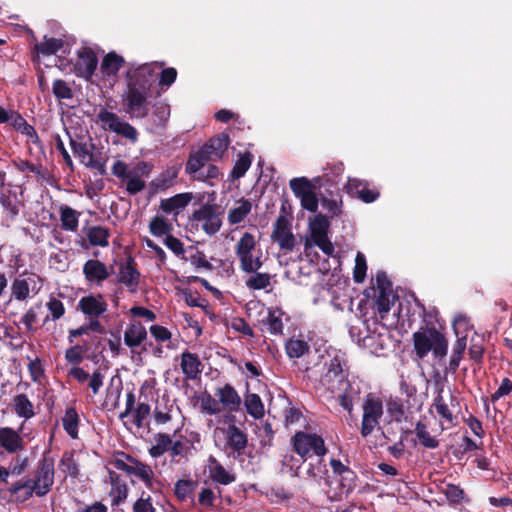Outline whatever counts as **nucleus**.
I'll return each mask as SVG.
<instances>
[{
	"label": "nucleus",
	"mask_w": 512,
	"mask_h": 512,
	"mask_svg": "<svg viewBox=\"0 0 512 512\" xmlns=\"http://www.w3.org/2000/svg\"><path fill=\"white\" fill-rule=\"evenodd\" d=\"M150 405L147 403H139L138 406L133 410L134 411V423L137 428H142L144 424V420L150 414Z\"/></svg>",
	"instance_id": "nucleus-60"
},
{
	"label": "nucleus",
	"mask_w": 512,
	"mask_h": 512,
	"mask_svg": "<svg viewBox=\"0 0 512 512\" xmlns=\"http://www.w3.org/2000/svg\"><path fill=\"white\" fill-rule=\"evenodd\" d=\"M15 412L18 416L24 418H31L34 415L33 405L24 394H19L14 397Z\"/></svg>",
	"instance_id": "nucleus-46"
},
{
	"label": "nucleus",
	"mask_w": 512,
	"mask_h": 512,
	"mask_svg": "<svg viewBox=\"0 0 512 512\" xmlns=\"http://www.w3.org/2000/svg\"><path fill=\"white\" fill-rule=\"evenodd\" d=\"M13 166L20 172H30L35 174L37 177H43L41 168L42 165H36L26 159L17 158L12 161Z\"/></svg>",
	"instance_id": "nucleus-55"
},
{
	"label": "nucleus",
	"mask_w": 512,
	"mask_h": 512,
	"mask_svg": "<svg viewBox=\"0 0 512 512\" xmlns=\"http://www.w3.org/2000/svg\"><path fill=\"white\" fill-rule=\"evenodd\" d=\"M29 481L31 487L27 496H32L34 493L39 497L46 495L54 483V460L44 457L38 463L34 476Z\"/></svg>",
	"instance_id": "nucleus-5"
},
{
	"label": "nucleus",
	"mask_w": 512,
	"mask_h": 512,
	"mask_svg": "<svg viewBox=\"0 0 512 512\" xmlns=\"http://www.w3.org/2000/svg\"><path fill=\"white\" fill-rule=\"evenodd\" d=\"M192 221L202 223V229L207 235H215L222 226L219 206L209 203L202 205L193 212Z\"/></svg>",
	"instance_id": "nucleus-8"
},
{
	"label": "nucleus",
	"mask_w": 512,
	"mask_h": 512,
	"mask_svg": "<svg viewBox=\"0 0 512 512\" xmlns=\"http://www.w3.org/2000/svg\"><path fill=\"white\" fill-rule=\"evenodd\" d=\"M165 246L176 256L185 259V249L183 243L175 236L168 234L164 239Z\"/></svg>",
	"instance_id": "nucleus-58"
},
{
	"label": "nucleus",
	"mask_w": 512,
	"mask_h": 512,
	"mask_svg": "<svg viewBox=\"0 0 512 512\" xmlns=\"http://www.w3.org/2000/svg\"><path fill=\"white\" fill-rule=\"evenodd\" d=\"M289 186L297 198H301L312 189H315V186L306 177H296L291 179Z\"/></svg>",
	"instance_id": "nucleus-47"
},
{
	"label": "nucleus",
	"mask_w": 512,
	"mask_h": 512,
	"mask_svg": "<svg viewBox=\"0 0 512 512\" xmlns=\"http://www.w3.org/2000/svg\"><path fill=\"white\" fill-rule=\"evenodd\" d=\"M58 466L60 471L64 473L65 476H70L71 478L75 479L79 475L78 463L71 453H64Z\"/></svg>",
	"instance_id": "nucleus-43"
},
{
	"label": "nucleus",
	"mask_w": 512,
	"mask_h": 512,
	"mask_svg": "<svg viewBox=\"0 0 512 512\" xmlns=\"http://www.w3.org/2000/svg\"><path fill=\"white\" fill-rule=\"evenodd\" d=\"M146 329L141 322L132 323L124 333V342L129 347H136L146 338Z\"/></svg>",
	"instance_id": "nucleus-33"
},
{
	"label": "nucleus",
	"mask_w": 512,
	"mask_h": 512,
	"mask_svg": "<svg viewBox=\"0 0 512 512\" xmlns=\"http://www.w3.org/2000/svg\"><path fill=\"white\" fill-rule=\"evenodd\" d=\"M230 145L229 135L219 133L210 138L199 150L209 161L221 160Z\"/></svg>",
	"instance_id": "nucleus-16"
},
{
	"label": "nucleus",
	"mask_w": 512,
	"mask_h": 512,
	"mask_svg": "<svg viewBox=\"0 0 512 512\" xmlns=\"http://www.w3.org/2000/svg\"><path fill=\"white\" fill-rule=\"evenodd\" d=\"M367 273V261L362 252H357L355 257V266L353 268V280L355 283L364 282Z\"/></svg>",
	"instance_id": "nucleus-49"
},
{
	"label": "nucleus",
	"mask_w": 512,
	"mask_h": 512,
	"mask_svg": "<svg viewBox=\"0 0 512 512\" xmlns=\"http://www.w3.org/2000/svg\"><path fill=\"white\" fill-rule=\"evenodd\" d=\"M85 234L91 246L107 247L109 245L110 230L104 226H91Z\"/></svg>",
	"instance_id": "nucleus-30"
},
{
	"label": "nucleus",
	"mask_w": 512,
	"mask_h": 512,
	"mask_svg": "<svg viewBox=\"0 0 512 512\" xmlns=\"http://www.w3.org/2000/svg\"><path fill=\"white\" fill-rule=\"evenodd\" d=\"M78 61L75 64V74L87 81L93 77L97 66L98 58L95 51L90 47H83L77 52Z\"/></svg>",
	"instance_id": "nucleus-13"
},
{
	"label": "nucleus",
	"mask_w": 512,
	"mask_h": 512,
	"mask_svg": "<svg viewBox=\"0 0 512 512\" xmlns=\"http://www.w3.org/2000/svg\"><path fill=\"white\" fill-rule=\"evenodd\" d=\"M189 447L181 441H172L171 448H169L172 461L179 462L180 458L186 457Z\"/></svg>",
	"instance_id": "nucleus-62"
},
{
	"label": "nucleus",
	"mask_w": 512,
	"mask_h": 512,
	"mask_svg": "<svg viewBox=\"0 0 512 512\" xmlns=\"http://www.w3.org/2000/svg\"><path fill=\"white\" fill-rule=\"evenodd\" d=\"M59 212L62 229L75 232L78 229L80 213L67 205H62Z\"/></svg>",
	"instance_id": "nucleus-32"
},
{
	"label": "nucleus",
	"mask_w": 512,
	"mask_h": 512,
	"mask_svg": "<svg viewBox=\"0 0 512 512\" xmlns=\"http://www.w3.org/2000/svg\"><path fill=\"white\" fill-rule=\"evenodd\" d=\"M209 160L198 149L190 153L185 166V172L189 175H197Z\"/></svg>",
	"instance_id": "nucleus-39"
},
{
	"label": "nucleus",
	"mask_w": 512,
	"mask_h": 512,
	"mask_svg": "<svg viewBox=\"0 0 512 512\" xmlns=\"http://www.w3.org/2000/svg\"><path fill=\"white\" fill-rule=\"evenodd\" d=\"M174 408V403L167 396L157 400L153 412L156 423L162 425L170 422Z\"/></svg>",
	"instance_id": "nucleus-29"
},
{
	"label": "nucleus",
	"mask_w": 512,
	"mask_h": 512,
	"mask_svg": "<svg viewBox=\"0 0 512 512\" xmlns=\"http://www.w3.org/2000/svg\"><path fill=\"white\" fill-rule=\"evenodd\" d=\"M63 427L67 434L73 439L78 437L79 417L74 408H68L62 419Z\"/></svg>",
	"instance_id": "nucleus-42"
},
{
	"label": "nucleus",
	"mask_w": 512,
	"mask_h": 512,
	"mask_svg": "<svg viewBox=\"0 0 512 512\" xmlns=\"http://www.w3.org/2000/svg\"><path fill=\"white\" fill-rule=\"evenodd\" d=\"M37 280H40L39 276L23 272L11 284V297L18 301H24L29 297L30 292L38 293L40 287L36 288Z\"/></svg>",
	"instance_id": "nucleus-12"
},
{
	"label": "nucleus",
	"mask_w": 512,
	"mask_h": 512,
	"mask_svg": "<svg viewBox=\"0 0 512 512\" xmlns=\"http://www.w3.org/2000/svg\"><path fill=\"white\" fill-rule=\"evenodd\" d=\"M180 170L181 164H176L167 167L154 180L150 182L151 189L157 192L166 191L167 189L171 188L174 185V182L177 179Z\"/></svg>",
	"instance_id": "nucleus-21"
},
{
	"label": "nucleus",
	"mask_w": 512,
	"mask_h": 512,
	"mask_svg": "<svg viewBox=\"0 0 512 512\" xmlns=\"http://www.w3.org/2000/svg\"><path fill=\"white\" fill-rule=\"evenodd\" d=\"M292 442L294 451L301 457H305L311 451L319 457L324 456L327 452L323 438L317 434L300 431L294 435Z\"/></svg>",
	"instance_id": "nucleus-9"
},
{
	"label": "nucleus",
	"mask_w": 512,
	"mask_h": 512,
	"mask_svg": "<svg viewBox=\"0 0 512 512\" xmlns=\"http://www.w3.org/2000/svg\"><path fill=\"white\" fill-rule=\"evenodd\" d=\"M0 204L6 212L8 219L11 221H14L19 215L20 208L22 206V203L18 200L17 195H12L11 191H8V193L2 192L0 194Z\"/></svg>",
	"instance_id": "nucleus-31"
},
{
	"label": "nucleus",
	"mask_w": 512,
	"mask_h": 512,
	"mask_svg": "<svg viewBox=\"0 0 512 512\" xmlns=\"http://www.w3.org/2000/svg\"><path fill=\"white\" fill-rule=\"evenodd\" d=\"M271 240L279 245L280 250L291 252L295 248L296 238L292 233L290 220L280 214L273 224Z\"/></svg>",
	"instance_id": "nucleus-11"
},
{
	"label": "nucleus",
	"mask_w": 512,
	"mask_h": 512,
	"mask_svg": "<svg viewBox=\"0 0 512 512\" xmlns=\"http://www.w3.org/2000/svg\"><path fill=\"white\" fill-rule=\"evenodd\" d=\"M227 445L235 452L241 453L248 444L247 435L235 425H229L226 430Z\"/></svg>",
	"instance_id": "nucleus-28"
},
{
	"label": "nucleus",
	"mask_w": 512,
	"mask_h": 512,
	"mask_svg": "<svg viewBox=\"0 0 512 512\" xmlns=\"http://www.w3.org/2000/svg\"><path fill=\"white\" fill-rule=\"evenodd\" d=\"M97 121L102 124L106 131L113 132L132 144L138 141L139 133L130 123L122 120L116 113L101 108L97 114Z\"/></svg>",
	"instance_id": "nucleus-4"
},
{
	"label": "nucleus",
	"mask_w": 512,
	"mask_h": 512,
	"mask_svg": "<svg viewBox=\"0 0 512 512\" xmlns=\"http://www.w3.org/2000/svg\"><path fill=\"white\" fill-rule=\"evenodd\" d=\"M309 350L307 342L299 339H290L286 343V351L290 358H299Z\"/></svg>",
	"instance_id": "nucleus-53"
},
{
	"label": "nucleus",
	"mask_w": 512,
	"mask_h": 512,
	"mask_svg": "<svg viewBox=\"0 0 512 512\" xmlns=\"http://www.w3.org/2000/svg\"><path fill=\"white\" fill-rule=\"evenodd\" d=\"M141 274L137 269V264L132 256H129L125 263L119 267L117 280L125 285L130 291H135L139 285Z\"/></svg>",
	"instance_id": "nucleus-17"
},
{
	"label": "nucleus",
	"mask_w": 512,
	"mask_h": 512,
	"mask_svg": "<svg viewBox=\"0 0 512 512\" xmlns=\"http://www.w3.org/2000/svg\"><path fill=\"white\" fill-rule=\"evenodd\" d=\"M193 482L191 480H179L175 484V495L180 500H185L187 496L192 492Z\"/></svg>",
	"instance_id": "nucleus-64"
},
{
	"label": "nucleus",
	"mask_w": 512,
	"mask_h": 512,
	"mask_svg": "<svg viewBox=\"0 0 512 512\" xmlns=\"http://www.w3.org/2000/svg\"><path fill=\"white\" fill-rule=\"evenodd\" d=\"M208 462L209 476L214 482L228 485L236 480L235 475L227 471L215 457L210 456Z\"/></svg>",
	"instance_id": "nucleus-25"
},
{
	"label": "nucleus",
	"mask_w": 512,
	"mask_h": 512,
	"mask_svg": "<svg viewBox=\"0 0 512 512\" xmlns=\"http://www.w3.org/2000/svg\"><path fill=\"white\" fill-rule=\"evenodd\" d=\"M63 44L62 39L45 37L42 43L35 45V50L42 55H54L63 47Z\"/></svg>",
	"instance_id": "nucleus-44"
},
{
	"label": "nucleus",
	"mask_w": 512,
	"mask_h": 512,
	"mask_svg": "<svg viewBox=\"0 0 512 512\" xmlns=\"http://www.w3.org/2000/svg\"><path fill=\"white\" fill-rule=\"evenodd\" d=\"M83 274L90 283L100 284L109 277L106 265L97 259H89L83 265Z\"/></svg>",
	"instance_id": "nucleus-20"
},
{
	"label": "nucleus",
	"mask_w": 512,
	"mask_h": 512,
	"mask_svg": "<svg viewBox=\"0 0 512 512\" xmlns=\"http://www.w3.org/2000/svg\"><path fill=\"white\" fill-rule=\"evenodd\" d=\"M240 269L245 273H254L262 267L260 257H255L253 253L238 257Z\"/></svg>",
	"instance_id": "nucleus-52"
},
{
	"label": "nucleus",
	"mask_w": 512,
	"mask_h": 512,
	"mask_svg": "<svg viewBox=\"0 0 512 512\" xmlns=\"http://www.w3.org/2000/svg\"><path fill=\"white\" fill-rule=\"evenodd\" d=\"M252 163V154L245 152L239 156L236 160L233 169L231 171V177L233 179H239L245 175Z\"/></svg>",
	"instance_id": "nucleus-45"
},
{
	"label": "nucleus",
	"mask_w": 512,
	"mask_h": 512,
	"mask_svg": "<svg viewBox=\"0 0 512 512\" xmlns=\"http://www.w3.org/2000/svg\"><path fill=\"white\" fill-rule=\"evenodd\" d=\"M347 190L351 195L356 196L364 203H372L380 196V192L375 188H370L367 181L356 178L349 179Z\"/></svg>",
	"instance_id": "nucleus-18"
},
{
	"label": "nucleus",
	"mask_w": 512,
	"mask_h": 512,
	"mask_svg": "<svg viewBox=\"0 0 512 512\" xmlns=\"http://www.w3.org/2000/svg\"><path fill=\"white\" fill-rule=\"evenodd\" d=\"M257 245L255 236L250 232H245L235 245V254L237 257L253 253Z\"/></svg>",
	"instance_id": "nucleus-40"
},
{
	"label": "nucleus",
	"mask_w": 512,
	"mask_h": 512,
	"mask_svg": "<svg viewBox=\"0 0 512 512\" xmlns=\"http://www.w3.org/2000/svg\"><path fill=\"white\" fill-rule=\"evenodd\" d=\"M252 205L248 199L242 198L239 201V206L232 208L228 213V222L231 225L242 222L246 216L251 212Z\"/></svg>",
	"instance_id": "nucleus-37"
},
{
	"label": "nucleus",
	"mask_w": 512,
	"mask_h": 512,
	"mask_svg": "<svg viewBox=\"0 0 512 512\" xmlns=\"http://www.w3.org/2000/svg\"><path fill=\"white\" fill-rule=\"evenodd\" d=\"M124 64V57L117 54L115 51H111L103 57L100 64V71L103 76L107 78L116 77Z\"/></svg>",
	"instance_id": "nucleus-24"
},
{
	"label": "nucleus",
	"mask_w": 512,
	"mask_h": 512,
	"mask_svg": "<svg viewBox=\"0 0 512 512\" xmlns=\"http://www.w3.org/2000/svg\"><path fill=\"white\" fill-rule=\"evenodd\" d=\"M386 331V327L382 322H356L349 329L352 338L358 342L368 345L367 341L374 338L375 335L382 336Z\"/></svg>",
	"instance_id": "nucleus-15"
},
{
	"label": "nucleus",
	"mask_w": 512,
	"mask_h": 512,
	"mask_svg": "<svg viewBox=\"0 0 512 512\" xmlns=\"http://www.w3.org/2000/svg\"><path fill=\"white\" fill-rule=\"evenodd\" d=\"M0 445L9 453L23 449L21 436L17 431L8 427L0 428Z\"/></svg>",
	"instance_id": "nucleus-26"
},
{
	"label": "nucleus",
	"mask_w": 512,
	"mask_h": 512,
	"mask_svg": "<svg viewBox=\"0 0 512 512\" xmlns=\"http://www.w3.org/2000/svg\"><path fill=\"white\" fill-rule=\"evenodd\" d=\"M244 404L247 413L255 419H260L264 416V405L259 395L250 393L245 396Z\"/></svg>",
	"instance_id": "nucleus-38"
},
{
	"label": "nucleus",
	"mask_w": 512,
	"mask_h": 512,
	"mask_svg": "<svg viewBox=\"0 0 512 512\" xmlns=\"http://www.w3.org/2000/svg\"><path fill=\"white\" fill-rule=\"evenodd\" d=\"M216 396L219 398V402L223 404L230 411H237L241 405V398L237 391L229 384H226L222 388H218Z\"/></svg>",
	"instance_id": "nucleus-27"
},
{
	"label": "nucleus",
	"mask_w": 512,
	"mask_h": 512,
	"mask_svg": "<svg viewBox=\"0 0 512 512\" xmlns=\"http://www.w3.org/2000/svg\"><path fill=\"white\" fill-rule=\"evenodd\" d=\"M79 309L90 318H98L107 310V303L102 295L84 296L79 300Z\"/></svg>",
	"instance_id": "nucleus-19"
},
{
	"label": "nucleus",
	"mask_w": 512,
	"mask_h": 512,
	"mask_svg": "<svg viewBox=\"0 0 512 512\" xmlns=\"http://www.w3.org/2000/svg\"><path fill=\"white\" fill-rule=\"evenodd\" d=\"M201 409L210 415H216L221 412L219 402L211 395H207L201 399Z\"/></svg>",
	"instance_id": "nucleus-61"
},
{
	"label": "nucleus",
	"mask_w": 512,
	"mask_h": 512,
	"mask_svg": "<svg viewBox=\"0 0 512 512\" xmlns=\"http://www.w3.org/2000/svg\"><path fill=\"white\" fill-rule=\"evenodd\" d=\"M53 94L59 100L61 99H71L73 97V91L69 87V85L62 79H56L53 82Z\"/></svg>",
	"instance_id": "nucleus-57"
},
{
	"label": "nucleus",
	"mask_w": 512,
	"mask_h": 512,
	"mask_svg": "<svg viewBox=\"0 0 512 512\" xmlns=\"http://www.w3.org/2000/svg\"><path fill=\"white\" fill-rule=\"evenodd\" d=\"M414 350L418 358L423 359L432 351L436 358L446 356L448 343L444 335L435 328L421 327L413 334Z\"/></svg>",
	"instance_id": "nucleus-3"
},
{
	"label": "nucleus",
	"mask_w": 512,
	"mask_h": 512,
	"mask_svg": "<svg viewBox=\"0 0 512 512\" xmlns=\"http://www.w3.org/2000/svg\"><path fill=\"white\" fill-rule=\"evenodd\" d=\"M189 257L184 260L189 261L196 271H212L213 265L208 261L205 253L194 246L188 248Z\"/></svg>",
	"instance_id": "nucleus-35"
},
{
	"label": "nucleus",
	"mask_w": 512,
	"mask_h": 512,
	"mask_svg": "<svg viewBox=\"0 0 512 512\" xmlns=\"http://www.w3.org/2000/svg\"><path fill=\"white\" fill-rule=\"evenodd\" d=\"M342 390L343 393L339 395L340 405L350 413L353 409L354 400L358 397V393L351 387L349 383L348 386H344Z\"/></svg>",
	"instance_id": "nucleus-56"
},
{
	"label": "nucleus",
	"mask_w": 512,
	"mask_h": 512,
	"mask_svg": "<svg viewBox=\"0 0 512 512\" xmlns=\"http://www.w3.org/2000/svg\"><path fill=\"white\" fill-rule=\"evenodd\" d=\"M367 299L372 298V308L383 319L386 317L391 307L398 302V310L394 312L397 320H415L414 313L410 314L407 307L406 312L403 313V303L400 301L399 296L393 292L392 282L388 278L385 271H378L375 276V284L368 287L364 291Z\"/></svg>",
	"instance_id": "nucleus-2"
},
{
	"label": "nucleus",
	"mask_w": 512,
	"mask_h": 512,
	"mask_svg": "<svg viewBox=\"0 0 512 512\" xmlns=\"http://www.w3.org/2000/svg\"><path fill=\"white\" fill-rule=\"evenodd\" d=\"M172 224L165 219L163 216H155L151 219L149 223L150 233L156 237H161L163 235H168L172 231Z\"/></svg>",
	"instance_id": "nucleus-41"
},
{
	"label": "nucleus",
	"mask_w": 512,
	"mask_h": 512,
	"mask_svg": "<svg viewBox=\"0 0 512 512\" xmlns=\"http://www.w3.org/2000/svg\"><path fill=\"white\" fill-rule=\"evenodd\" d=\"M109 481L112 484L111 496L113 497V504L118 505L127 498L128 489L126 484L118 481L119 476L113 471H109Z\"/></svg>",
	"instance_id": "nucleus-36"
},
{
	"label": "nucleus",
	"mask_w": 512,
	"mask_h": 512,
	"mask_svg": "<svg viewBox=\"0 0 512 512\" xmlns=\"http://www.w3.org/2000/svg\"><path fill=\"white\" fill-rule=\"evenodd\" d=\"M415 433H416V436L418 437L420 443L423 446H425L426 448L433 449L438 446V441L433 436H431L429 434L426 426L423 423L418 422L416 424Z\"/></svg>",
	"instance_id": "nucleus-54"
},
{
	"label": "nucleus",
	"mask_w": 512,
	"mask_h": 512,
	"mask_svg": "<svg viewBox=\"0 0 512 512\" xmlns=\"http://www.w3.org/2000/svg\"><path fill=\"white\" fill-rule=\"evenodd\" d=\"M344 354L337 352L329 361H325L326 372L321 377V383L331 392L342 391L348 386L346 374L342 368Z\"/></svg>",
	"instance_id": "nucleus-6"
},
{
	"label": "nucleus",
	"mask_w": 512,
	"mask_h": 512,
	"mask_svg": "<svg viewBox=\"0 0 512 512\" xmlns=\"http://www.w3.org/2000/svg\"><path fill=\"white\" fill-rule=\"evenodd\" d=\"M271 284V276L268 273H258L257 271L247 279L246 286L252 290L265 289Z\"/></svg>",
	"instance_id": "nucleus-51"
},
{
	"label": "nucleus",
	"mask_w": 512,
	"mask_h": 512,
	"mask_svg": "<svg viewBox=\"0 0 512 512\" xmlns=\"http://www.w3.org/2000/svg\"><path fill=\"white\" fill-rule=\"evenodd\" d=\"M157 63L130 64L125 72L126 91L123 98L125 112L130 118L143 119L149 114L148 99L158 76Z\"/></svg>",
	"instance_id": "nucleus-1"
},
{
	"label": "nucleus",
	"mask_w": 512,
	"mask_h": 512,
	"mask_svg": "<svg viewBox=\"0 0 512 512\" xmlns=\"http://www.w3.org/2000/svg\"><path fill=\"white\" fill-rule=\"evenodd\" d=\"M193 199L191 192L179 193L170 198L162 199L160 201V209L166 213L175 215L179 214Z\"/></svg>",
	"instance_id": "nucleus-22"
},
{
	"label": "nucleus",
	"mask_w": 512,
	"mask_h": 512,
	"mask_svg": "<svg viewBox=\"0 0 512 512\" xmlns=\"http://www.w3.org/2000/svg\"><path fill=\"white\" fill-rule=\"evenodd\" d=\"M180 367L187 379L195 380L202 372L203 365L197 354L186 350L181 354Z\"/></svg>",
	"instance_id": "nucleus-23"
},
{
	"label": "nucleus",
	"mask_w": 512,
	"mask_h": 512,
	"mask_svg": "<svg viewBox=\"0 0 512 512\" xmlns=\"http://www.w3.org/2000/svg\"><path fill=\"white\" fill-rule=\"evenodd\" d=\"M301 201V206L310 211V212H316L318 209V198L315 193V189H312L307 194L303 195L301 198H299Z\"/></svg>",
	"instance_id": "nucleus-63"
},
{
	"label": "nucleus",
	"mask_w": 512,
	"mask_h": 512,
	"mask_svg": "<svg viewBox=\"0 0 512 512\" xmlns=\"http://www.w3.org/2000/svg\"><path fill=\"white\" fill-rule=\"evenodd\" d=\"M383 415V405L380 399L368 395L363 404V416L361 423V435L369 436L379 425V420Z\"/></svg>",
	"instance_id": "nucleus-10"
},
{
	"label": "nucleus",
	"mask_w": 512,
	"mask_h": 512,
	"mask_svg": "<svg viewBox=\"0 0 512 512\" xmlns=\"http://www.w3.org/2000/svg\"><path fill=\"white\" fill-rule=\"evenodd\" d=\"M183 296L185 302L191 307L205 308L208 305L207 300L202 298L197 291L186 290Z\"/></svg>",
	"instance_id": "nucleus-59"
},
{
	"label": "nucleus",
	"mask_w": 512,
	"mask_h": 512,
	"mask_svg": "<svg viewBox=\"0 0 512 512\" xmlns=\"http://www.w3.org/2000/svg\"><path fill=\"white\" fill-rule=\"evenodd\" d=\"M329 229V221L323 214L315 216L314 220L310 224L311 238H317L327 236Z\"/></svg>",
	"instance_id": "nucleus-48"
},
{
	"label": "nucleus",
	"mask_w": 512,
	"mask_h": 512,
	"mask_svg": "<svg viewBox=\"0 0 512 512\" xmlns=\"http://www.w3.org/2000/svg\"><path fill=\"white\" fill-rule=\"evenodd\" d=\"M114 466L121 471L126 472L140 479L148 489H153L154 485V472L148 464H145L136 458L126 455V461L116 459Z\"/></svg>",
	"instance_id": "nucleus-7"
},
{
	"label": "nucleus",
	"mask_w": 512,
	"mask_h": 512,
	"mask_svg": "<svg viewBox=\"0 0 512 512\" xmlns=\"http://www.w3.org/2000/svg\"><path fill=\"white\" fill-rule=\"evenodd\" d=\"M70 146L73 153L81 159V162L86 167L97 170L101 175L106 174L104 163L96 158L91 150L95 148L94 144H90L89 147L87 143L77 142L73 138H70Z\"/></svg>",
	"instance_id": "nucleus-14"
},
{
	"label": "nucleus",
	"mask_w": 512,
	"mask_h": 512,
	"mask_svg": "<svg viewBox=\"0 0 512 512\" xmlns=\"http://www.w3.org/2000/svg\"><path fill=\"white\" fill-rule=\"evenodd\" d=\"M152 117L158 127H165L170 117V106L163 102L154 104Z\"/></svg>",
	"instance_id": "nucleus-50"
},
{
	"label": "nucleus",
	"mask_w": 512,
	"mask_h": 512,
	"mask_svg": "<svg viewBox=\"0 0 512 512\" xmlns=\"http://www.w3.org/2000/svg\"><path fill=\"white\" fill-rule=\"evenodd\" d=\"M172 438L166 433H156L153 437V444L149 448V454L153 458L164 455L171 448Z\"/></svg>",
	"instance_id": "nucleus-34"
}]
</instances>
